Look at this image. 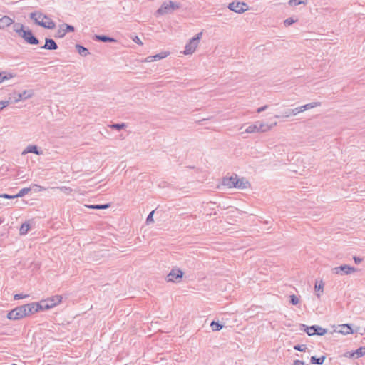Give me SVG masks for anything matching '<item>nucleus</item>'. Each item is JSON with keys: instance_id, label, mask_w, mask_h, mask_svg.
I'll return each mask as SVG.
<instances>
[{"instance_id": "1", "label": "nucleus", "mask_w": 365, "mask_h": 365, "mask_svg": "<svg viewBox=\"0 0 365 365\" xmlns=\"http://www.w3.org/2000/svg\"><path fill=\"white\" fill-rule=\"evenodd\" d=\"M30 18L34 20L35 24L43 28L53 29L56 27L55 22L46 15L40 12H33L30 14Z\"/></svg>"}, {"instance_id": "2", "label": "nucleus", "mask_w": 365, "mask_h": 365, "mask_svg": "<svg viewBox=\"0 0 365 365\" xmlns=\"http://www.w3.org/2000/svg\"><path fill=\"white\" fill-rule=\"evenodd\" d=\"M203 36V32L200 31L195 36L189 39L184 46V55H192L200 45V40Z\"/></svg>"}, {"instance_id": "3", "label": "nucleus", "mask_w": 365, "mask_h": 365, "mask_svg": "<svg viewBox=\"0 0 365 365\" xmlns=\"http://www.w3.org/2000/svg\"><path fill=\"white\" fill-rule=\"evenodd\" d=\"M180 8V5L173 1H165L162 4L160 7L156 11L155 16H163L171 14L175 9Z\"/></svg>"}, {"instance_id": "4", "label": "nucleus", "mask_w": 365, "mask_h": 365, "mask_svg": "<svg viewBox=\"0 0 365 365\" xmlns=\"http://www.w3.org/2000/svg\"><path fill=\"white\" fill-rule=\"evenodd\" d=\"M61 300L62 297L61 295H55L46 300L41 301L40 304L43 310H47L60 304Z\"/></svg>"}, {"instance_id": "5", "label": "nucleus", "mask_w": 365, "mask_h": 365, "mask_svg": "<svg viewBox=\"0 0 365 365\" xmlns=\"http://www.w3.org/2000/svg\"><path fill=\"white\" fill-rule=\"evenodd\" d=\"M356 271H357V269L355 267H351L348 264H342L341 266L334 267L331 269V272L334 274H339V275H344V274L348 275V274L354 273Z\"/></svg>"}, {"instance_id": "6", "label": "nucleus", "mask_w": 365, "mask_h": 365, "mask_svg": "<svg viewBox=\"0 0 365 365\" xmlns=\"http://www.w3.org/2000/svg\"><path fill=\"white\" fill-rule=\"evenodd\" d=\"M24 317H26V312L23 305L16 307L7 314V318L11 320H18Z\"/></svg>"}, {"instance_id": "7", "label": "nucleus", "mask_w": 365, "mask_h": 365, "mask_svg": "<svg viewBox=\"0 0 365 365\" xmlns=\"http://www.w3.org/2000/svg\"><path fill=\"white\" fill-rule=\"evenodd\" d=\"M228 9L236 13L241 14L248 9V6L243 2H232L229 4Z\"/></svg>"}, {"instance_id": "8", "label": "nucleus", "mask_w": 365, "mask_h": 365, "mask_svg": "<svg viewBox=\"0 0 365 365\" xmlns=\"http://www.w3.org/2000/svg\"><path fill=\"white\" fill-rule=\"evenodd\" d=\"M43 190H44V188H43L41 186H40L37 184H34L32 186H31L29 187H25V188L21 189L16 195H17V197H23L25 195L28 194L29 192L36 193V192H40Z\"/></svg>"}, {"instance_id": "9", "label": "nucleus", "mask_w": 365, "mask_h": 365, "mask_svg": "<svg viewBox=\"0 0 365 365\" xmlns=\"http://www.w3.org/2000/svg\"><path fill=\"white\" fill-rule=\"evenodd\" d=\"M23 307L25 308L26 316L36 313L40 310H43L40 302L26 304L23 305Z\"/></svg>"}, {"instance_id": "10", "label": "nucleus", "mask_w": 365, "mask_h": 365, "mask_svg": "<svg viewBox=\"0 0 365 365\" xmlns=\"http://www.w3.org/2000/svg\"><path fill=\"white\" fill-rule=\"evenodd\" d=\"M20 36L29 44L37 45L39 43V41L33 35L30 30H24Z\"/></svg>"}, {"instance_id": "11", "label": "nucleus", "mask_w": 365, "mask_h": 365, "mask_svg": "<svg viewBox=\"0 0 365 365\" xmlns=\"http://www.w3.org/2000/svg\"><path fill=\"white\" fill-rule=\"evenodd\" d=\"M249 185L250 184H220L217 185V188L225 191H227L232 188L244 190L247 188Z\"/></svg>"}, {"instance_id": "12", "label": "nucleus", "mask_w": 365, "mask_h": 365, "mask_svg": "<svg viewBox=\"0 0 365 365\" xmlns=\"http://www.w3.org/2000/svg\"><path fill=\"white\" fill-rule=\"evenodd\" d=\"M74 31V27L73 26L63 24L60 28L58 29L56 34L55 35L56 38H63L66 33Z\"/></svg>"}, {"instance_id": "13", "label": "nucleus", "mask_w": 365, "mask_h": 365, "mask_svg": "<svg viewBox=\"0 0 365 365\" xmlns=\"http://www.w3.org/2000/svg\"><path fill=\"white\" fill-rule=\"evenodd\" d=\"M182 277V271L180 269H172L171 272L167 275V281L175 282L178 279H180Z\"/></svg>"}, {"instance_id": "14", "label": "nucleus", "mask_w": 365, "mask_h": 365, "mask_svg": "<svg viewBox=\"0 0 365 365\" xmlns=\"http://www.w3.org/2000/svg\"><path fill=\"white\" fill-rule=\"evenodd\" d=\"M255 123L257 125L258 133L268 132L270 130H272L273 126L277 125V123H274V124L269 125L263 121H257V122H255Z\"/></svg>"}, {"instance_id": "15", "label": "nucleus", "mask_w": 365, "mask_h": 365, "mask_svg": "<svg viewBox=\"0 0 365 365\" xmlns=\"http://www.w3.org/2000/svg\"><path fill=\"white\" fill-rule=\"evenodd\" d=\"M324 282L322 279L316 280L314 284V290L317 298H320L324 293Z\"/></svg>"}, {"instance_id": "16", "label": "nucleus", "mask_w": 365, "mask_h": 365, "mask_svg": "<svg viewBox=\"0 0 365 365\" xmlns=\"http://www.w3.org/2000/svg\"><path fill=\"white\" fill-rule=\"evenodd\" d=\"M34 96V92L32 91H24L21 93L17 94V97L14 100V103H17L21 100H26L31 98Z\"/></svg>"}, {"instance_id": "17", "label": "nucleus", "mask_w": 365, "mask_h": 365, "mask_svg": "<svg viewBox=\"0 0 365 365\" xmlns=\"http://www.w3.org/2000/svg\"><path fill=\"white\" fill-rule=\"evenodd\" d=\"M14 24V20L8 16L0 19V29H4Z\"/></svg>"}, {"instance_id": "18", "label": "nucleus", "mask_w": 365, "mask_h": 365, "mask_svg": "<svg viewBox=\"0 0 365 365\" xmlns=\"http://www.w3.org/2000/svg\"><path fill=\"white\" fill-rule=\"evenodd\" d=\"M42 48L47 50H56L58 48L56 43L51 38H46V42Z\"/></svg>"}, {"instance_id": "19", "label": "nucleus", "mask_w": 365, "mask_h": 365, "mask_svg": "<svg viewBox=\"0 0 365 365\" xmlns=\"http://www.w3.org/2000/svg\"><path fill=\"white\" fill-rule=\"evenodd\" d=\"M222 182H243V179H240L237 174H232L230 176L223 178Z\"/></svg>"}, {"instance_id": "20", "label": "nucleus", "mask_w": 365, "mask_h": 365, "mask_svg": "<svg viewBox=\"0 0 365 365\" xmlns=\"http://www.w3.org/2000/svg\"><path fill=\"white\" fill-rule=\"evenodd\" d=\"M29 153H33L36 155H41L43 153L42 151H39L38 150V147L34 145H29L26 147V148L22 152V155H25Z\"/></svg>"}, {"instance_id": "21", "label": "nucleus", "mask_w": 365, "mask_h": 365, "mask_svg": "<svg viewBox=\"0 0 365 365\" xmlns=\"http://www.w3.org/2000/svg\"><path fill=\"white\" fill-rule=\"evenodd\" d=\"M321 105L320 102H312L304 106H299L300 113H302L305 110L316 108Z\"/></svg>"}, {"instance_id": "22", "label": "nucleus", "mask_w": 365, "mask_h": 365, "mask_svg": "<svg viewBox=\"0 0 365 365\" xmlns=\"http://www.w3.org/2000/svg\"><path fill=\"white\" fill-rule=\"evenodd\" d=\"M339 332L346 335L352 333V329L349 324H341L339 327Z\"/></svg>"}, {"instance_id": "23", "label": "nucleus", "mask_w": 365, "mask_h": 365, "mask_svg": "<svg viewBox=\"0 0 365 365\" xmlns=\"http://www.w3.org/2000/svg\"><path fill=\"white\" fill-rule=\"evenodd\" d=\"M12 28L14 31H15L16 34H18L19 36H21L23 32L24 31V26L23 24L20 23H14L12 24Z\"/></svg>"}, {"instance_id": "24", "label": "nucleus", "mask_w": 365, "mask_h": 365, "mask_svg": "<svg viewBox=\"0 0 365 365\" xmlns=\"http://www.w3.org/2000/svg\"><path fill=\"white\" fill-rule=\"evenodd\" d=\"M94 39L102 41V42H115L116 40L103 35H96Z\"/></svg>"}, {"instance_id": "25", "label": "nucleus", "mask_w": 365, "mask_h": 365, "mask_svg": "<svg viewBox=\"0 0 365 365\" xmlns=\"http://www.w3.org/2000/svg\"><path fill=\"white\" fill-rule=\"evenodd\" d=\"M299 113H300L299 108V107H297L293 109H288V110H285L283 116L285 118H289L292 115H297Z\"/></svg>"}, {"instance_id": "26", "label": "nucleus", "mask_w": 365, "mask_h": 365, "mask_svg": "<svg viewBox=\"0 0 365 365\" xmlns=\"http://www.w3.org/2000/svg\"><path fill=\"white\" fill-rule=\"evenodd\" d=\"M302 327H304V330L307 332V334L309 336H313L314 334H317V325L307 327L303 324Z\"/></svg>"}, {"instance_id": "27", "label": "nucleus", "mask_w": 365, "mask_h": 365, "mask_svg": "<svg viewBox=\"0 0 365 365\" xmlns=\"http://www.w3.org/2000/svg\"><path fill=\"white\" fill-rule=\"evenodd\" d=\"M76 48L78 53L82 56H86L90 53L88 50L81 45H79V44L76 45Z\"/></svg>"}, {"instance_id": "28", "label": "nucleus", "mask_w": 365, "mask_h": 365, "mask_svg": "<svg viewBox=\"0 0 365 365\" xmlns=\"http://www.w3.org/2000/svg\"><path fill=\"white\" fill-rule=\"evenodd\" d=\"M13 77L14 75L10 73H7L6 71L0 72V83L12 78Z\"/></svg>"}, {"instance_id": "29", "label": "nucleus", "mask_w": 365, "mask_h": 365, "mask_svg": "<svg viewBox=\"0 0 365 365\" xmlns=\"http://www.w3.org/2000/svg\"><path fill=\"white\" fill-rule=\"evenodd\" d=\"M30 229V225L27 222L23 223L20 227L19 232L20 235H24L27 234Z\"/></svg>"}, {"instance_id": "30", "label": "nucleus", "mask_w": 365, "mask_h": 365, "mask_svg": "<svg viewBox=\"0 0 365 365\" xmlns=\"http://www.w3.org/2000/svg\"><path fill=\"white\" fill-rule=\"evenodd\" d=\"M325 360V356H322L319 358H317L316 356H312L310 359V361L312 364H322Z\"/></svg>"}, {"instance_id": "31", "label": "nucleus", "mask_w": 365, "mask_h": 365, "mask_svg": "<svg viewBox=\"0 0 365 365\" xmlns=\"http://www.w3.org/2000/svg\"><path fill=\"white\" fill-rule=\"evenodd\" d=\"M302 4L306 5L307 4V0H289L288 1V4L290 6H294Z\"/></svg>"}, {"instance_id": "32", "label": "nucleus", "mask_w": 365, "mask_h": 365, "mask_svg": "<svg viewBox=\"0 0 365 365\" xmlns=\"http://www.w3.org/2000/svg\"><path fill=\"white\" fill-rule=\"evenodd\" d=\"M87 207L90 209H94V210H103L107 209L109 207L108 204L105 205H86Z\"/></svg>"}, {"instance_id": "33", "label": "nucleus", "mask_w": 365, "mask_h": 365, "mask_svg": "<svg viewBox=\"0 0 365 365\" xmlns=\"http://www.w3.org/2000/svg\"><path fill=\"white\" fill-rule=\"evenodd\" d=\"M245 132L248 134L258 133L256 123L249 125Z\"/></svg>"}, {"instance_id": "34", "label": "nucleus", "mask_w": 365, "mask_h": 365, "mask_svg": "<svg viewBox=\"0 0 365 365\" xmlns=\"http://www.w3.org/2000/svg\"><path fill=\"white\" fill-rule=\"evenodd\" d=\"M355 354V359L360 358L365 354V347H360L356 351H353Z\"/></svg>"}, {"instance_id": "35", "label": "nucleus", "mask_w": 365, "mask_h": 365, "mask_svg": "<svg viewBox=\"0 0 365 365\" xmlns=\"http://www.w3.org/2000/svg\"><path fill=\"white\" fill-rule=\"evenodd\" d=\"M110 128L120 130L121 129H123L126 127L125 123H113L108 125Z\"/></svg>"}, {"instance_id": "36", "label": "nucleus", "mask_w": 365, "mask_h": 365, "mask_svg": "<svg viewBox=\"0 0 365 365\" xmlns=\"http://www.w3.org/2000/svg\"><path fill=\"white\" fill-rule=\"evenodd\" d=\"M168 54H169V53H168V52H163V53H160L153 56V58H154V61H158V60H160V59H163V58L167 57L168 56Z\"/></svg>"}, {"instance_id": "37", "label": "nucleus", "mask_w": 365, "mask_h": 365, "mask_svg": "<svg viewBox=\"0 0 365 365\" xmlns=\"http://www.w3.org/2000/svg\"><path fill=\"white\" fill-rule=\"evenodd\" d=\"M211 327L213 330L219 331L222 328V325L219 324L218 322H212L211 323Z\"/></svg>"}, {"instance_id": "38", "label": "nucleus", "mask_w": 365, "mask_h": 365, "mask_svg": "<svg viewBox=\"0 0 365 365\" xmlns=\"http://www.w3.org/2000/svg\"><path fill=\"white\" fill-rule=\"evenodd\" d=\"M294 349L299 351H305L307 347L305 344H297L294 346Z\"/></svg>"}, {"instance_id": "39", "label": "nucleus", "mask_w": 365, "mask_h": 365, "mask_svg": "<svg viewBox=\"0 0 365 365\" xmlns=\"http://www.w3.org/2000/svg\"><path fill=\"white\" fill-rule=\"evenodd\" d=\"M290 302L293 305H297L299 302V299L294 294L290 296Z\"/></svg>"}, {"instance_id": "40", "label": "nucleus", "mask_w": 365, "mask_h": 365, "mask_svg": "<svg viewBox=\"0 0 365 365\" xmlns=\"http://www.w3.org/2000/svg\"><path fill=\"white\" fill-rule=\"evenodd\" d=\"M154 212H155V211L153 210L152 212H150V214L147 217V219H146V224L147 225H149L150 223H153L154 222V220H153Z\"/></svg>"}, {"instance_id": "41", "label": "nucleus", "mask_w": 365, "mask_h": 365, "mask_svg": "<svg viewBox=\"0 0 365 365\" xmlns=\"http://www.w3.org/2000/svg\"><path fill=\"white\" fill-rule=\"evenodd\" d=\"M317 334L319 336H323L327 333V329H324L321 327L317 326Z\"/></svg>"}, {"instance_id": "42", "label": "nucleus", "mask_w": 365, "mask_h": 365, "mask_svg": "<svg viewBox=\"0 0 365 365\" xmlns=\"http://www.w3.org/2000/svg\"><path fill=\"white\" fill-rule=\"evenodd\" d=\"M59 189L61 192H64L66 195H68L72 192L71 188H70L68 187H66V186L61 187Z\"/></svg>"}, {"instance_id": "43", "label": "nucleus", "mask_w": 365, "mask_h": 365, "mask_svg": "<svg viewBox=\"0 0 365 365\" xmlns=\"http://www.w3.org/2000/svg\"><path fill=\"white\" fill-rule=\"evenodd\" d=\"M295 22H296V20H294L292 18H288L286 20H284V24L286 26H289Z\"/></svg>"}, {"instance_id": "44", "label": "nucleus", "mask_w": 365, "mask_h": 365, "mask_svg": "<svg viewBox=\"0 0 365 365\" xmlns=\"http://www.w3.org/2000/svg\"><path fill=\"white\" fill-rule=\"evenodd\" d=\"M10 101H0V110L4 108L10 104Z\"/></svg>"}, {"instance_id": "45", "label": "nucleus", "mask_w": 365, "mask_h": 365, "mask_svg": "<svg viewBox=\"0 0 365 365\" xmlns=\"http://www.w3.org/2000/svg\"><path fill=\"white\" fill-rule=\"evenodd\" d=\"M0 197L6 198V199H14V198L17 197V195L16 194H13V195L3 194V195H0Z\"/></svg>"}, {"instance_id": "46", "label": "nucleus", "mask_w": 365, "mask_h": 365, "mask_svg": "<svg viewBox=\"0 0 365 365\" xmlns=\"http://www.w3.org/2000/svg\"><path fill=\"white\" fill-rule=\"evenodd\" d=\"M28 297H29V295H27V294H16L14 295V299L15 300H18V299L26 298Z\"/></svg>"}, {"instance_id": "47", "label": "nucleus", "mask_w": 365, "mask_h": 365, "mask_svg": "<svg viewBox=\"0 0 365 365\" xmlns=\"http://www.w3.org/2000/svg\"><path fill=\"white\" fill-rule=\"evenodd\" d=\"M344 356L345 357L354 358L355 359V354H354L353 351H348V352L345 353L344 354Z\"/></svg>"}, {"instance_id": "48", "label": "nucleus", "mask_w": 365, "mask_h": 365, "mask_svg": "<svg viewBox=\"0 0 365 365\" xmlns=\"http://www.w3.org/2000/svg\"><path fill=\"white\" fill-rule=\"evenodd\" d=\"M133 41L139 45L143 44L141 40L138 36H135V38H133Z\"/></svg>"}, {"instance_id": "49", "label": "nucleus", "mask_w": 365, "mask_h": 365, "mask_svg": "<svg viewBox=\"0 0 365 365\" xmlns=\"http://www.w3.org/2000/svg\"><path fill=\"white\" fill-rule=\"evenodd\" d=\"M267 107H268L267 106H264L259 107L257 108V112L259 113H262V112L264 111L267 108Z\"/></svg>"}, {"instance_id": "50", "label": "nucleus", "mask_w": 365, "mask_h": 365, "mask_svg": "<svg viewBox=\"0 0 365 365\" xmlns=\"http://www.w3.org/2000/svg\"><path fill=\"white\" fill-rule=\"evenodd\" d=\"M354 260L356 264H360L362 262V259L358 257H354Z\"/></svg>"}, {"instance_id": "51", "label": "nucleus", "mask_w": 365, "mask_h": 365, "mask_svg": "<svg viewBox=\"0 0 365 365\" xmlns=\"http://www.w3.org/2000/svg\"><path fill=\"white\" fill-rule=\"evenodd\" d=\"M293 365H304V362L300 360H295Z\"/></svg>"}, {"instance_id": "52", "label": "nucleus", "mask_w": 365, "mask_h": 365, "mask_svg": "<svg viewBox=\"0 0 365 365\" xmlns=\"http://www.w3.org/2000/svg\"><path fill=\"white\" fill-rule=\"evenodd\" d=\"M153 57V56H148L145 58V62H153V61H154V58Z\"/></svg>"}, {"instance_id": "53", "label": "nucleus", "mask_w": 365, "mask_h": 365, "mask_svg": "<svg viewBox=\"0 0 365 365\" xmlns=\"http://www.w3.org/2000/svg\"><path fill=\"white\" fill-rule=\"evenodd\" d=\"M3 221L4 220L0 218V224H1L3 222Z\"/></svg>"}]
</instances>
